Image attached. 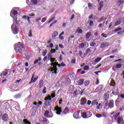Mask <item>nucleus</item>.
Segmentation results:
<instances>
[{
  "mask_svg": "<svg viewBox=\"0 0 124 124\" xmlns=\"http://www.w3.org/2000/svg\"><path fill=\"white\" fill-rule=\"evenodd\" d=\"M15 50L16 53H20L24 58L28 55V50L24 47V44L20 42L15 45Z\"/></svg>",
  "mask_w": 124,
  "mask_h": 124,
  "instance_id": "obj_1",
  "label": "nucleus"
},
{
  "mask_svg": "<svg viewBox=\"0 0 124 124\" xmlns=\"http://www.w3.org/2000/svg\"><path fill=\"white\" fill-rule=\"evenodd\" d=\"M17 14H18V11L16 10H13L11 11L10 16H11L12 18H13L16 25H19V22H18V20H17V17L15 16H17Z\"/></svg>",
  "mask_w": 124,
  "mask_h": 124,
  "instance_id": "obj_2",
  "label": "nucleus"
},
{
  "mask_svg": "<svg viewBox=\"0 0 124 124\" xmlns=\"http://www.w3.org/2000/svg\"><path fill=\"white\" fill-rule=\"evenodd\" d=\"M93 115V113L91 112V111L87 112H81V115L83 119H89V118H91Z\"/></svg>",
  "mask_w": 124,
  "mask_h": 124,
  "instance_id": "obj_3",
  "label": "nucleus"
},
{
  "mask_svg": "<svg viewBox=\"0 0 124 124\" xmlns=\"http://www.w3.org/2000/svg\"><path fill=\"white\" fill-rule=\"evenodd\" d=\"M105 108L106 109H109V108H114V101L110 100L109 101L108 105V102H107L105 104Z\"/></svg>",
  "mask_w": 124,
  "mask_h": 124,
  "instance_id": "obj_4",
  "label": "nucleus"
},
{
  "mask_svg": "<svg viewBox=\"0 0 124 124\" xmlns=\"http://www.w3.org/2000/svg\"><path fill=\"white\" fill-rule=\"evenodd\" d=\"M11 29H12L13 33H14L15 34H18V28H17L16 25H15V23H13L12 24V25L11 26Z\"/></svg>",
  "mask_w": 124,
  "mask_h": 124,
  "instance_id": "obj_5",
  "label": "nucleus"
},
{
  "mask_svg": "<svg viewBox=\"0 0 124 124\" xmlns=\"http://www.w3.org/2000/svg\"><path fill=\"white\" fill-rule=\"evenodd\" d=\"M44 116L46 117V118H53V112L46 110L45 112Z\"/></svg>",
  "mask_w": 124,
  "mask_h": 124,
  "instance_id": "obj_6",
  "label": "nucleus"
},
{
  "mask_svg": "<svg viewBox=\"0 0 124 124\" xmlns=\"http://www.w3.org/2000/svg\"><path fill=\"white\" fill-rule=\"evenodd\" d=\"M37 79H38V77H35V73H34L32 76L31 80L29 82V84H31L32 83H35V82H36L37 80Z\"/></svg>",
  "mask_w": 124,
  "mask_h": 124,
  "instance_id": "obj_7",
  "label": "nucleus"
},
{
  "mask_svg": "<svg viewBox=\"0 0 124 124\" xmlns=\"http://www.w3.org/2000/svg\"><path fill=\"white\" fill-rule=\"evenodd\" d=\"M96 50V48L95 47H89L87 50L86 52H85V55L88 56L89 55V53H92V52H94Z\"/></svg>",
  "mask_w": 124,
  "mask_h": 124,
  "instance_id": "obj_8",
  "label": "nucleus"
},
{
  "mask_svg": "<svg viewBox=\"0 0 124 124\" xmlns=\"http://www.w3.org/2000/svg\"><path fill=\"white\" fill-rule=\"evenodd\" d=\"M55 111H56V114L57 115H61V113L62 112V107H59V106H56V107L54 108Z\"/></svg>",
  "mask_w": 124,
  "mask_h": 124,
  "instance_id": "obj_9",
  "label": "nucleus"
},
{
  "mask_svg": "<svg viewBox=\"0 0 124 124\" xmlns=\"http://www.w3.org/2000/svg\"><path fill=\"white\" fill-rule=\"evenodd\" d=\"M40 123H43V124H49V120L46 118V117H43L39 119Z\"/></svg>",
  "mask_w": 124,
  "mask_h": 124,
  "instance_id": "obj_10",
  "label": "nucleus"
},
{
  "mask_svg": "<svg viewBox=\"0 0 124 124\" xmlns=\"http://www.w3.org/2000/svg\"><path fill=\"white\" fill-rule=\"evenodd\" d=\"M90 46L91 47H96L98 46V41H97V39H95L90 43Z\"/></svg>",
  "mask_w": 124,
  "mask_h": 124,
  "instance_id": "obj_11",
  "label": "nucleus"
},
{
  "mask_svg": "<svg viewBox=\"0 0 124 124\" xmlns=\"http://www.w3.org/2000/svg\"><path fill=\"white\" fill-rule=\"evenodd\" d=\"M55 96L56 94L55 93H52L51 94V96H50V95H48L47 97H46L45 98V100H52V98H54V97H55Z\"/></svg>",
  "mask_w": 124,
  "mask_h": 124,
  "instance_id": "obj_12",
  "label": "nucleus"
},
{
  "mask_svg": "<svg viewBox=\"0 0 124 124\" xmlns=\"http://www.w3.org/2000/svg\"><path fill=\"white\" fill-rule=\"evenodd\" d=\"M2 120L4 122H8L9 120V117H8V114L7 113H5L2 116Z\"/></svg>",
  "mask_w": 124,
  "mask_h": 124,
  "instance_id": "obj_13",
  "label": "nucleus"
},
{
  "mask_svg": "<svg viewBox=\"0 0 124 124\" xmlns=\"http://www.w3.org/2000/svg\"><path fill=\"white\" fill-rule=\"evenodd\" d=\"M109 46L108 42H103L100 45V48L103 49V48H106V47H108Z\"/></svg>",
  "mask_w": 124,
  "mask_h": 124,
  "instance_id": "obj_14",
  "label": "nucleus"
},
{
  "mask_svg": "<svg viewBox=\"0 0 124 124\" xmlns=\"http://www.w3.org/2000/svg\"><path fill=\"white\" fill-rule=\"evenodd\" d=\"M117 123L119 124H124V121L123 118L119 116L117 118Z\"/></svg>",
  "mask_w": 124,
  "mask_h": 124,
  "instance_id": "obj_15",
  "label": "nucleus"
},
{
  "mask_svg": "<svg viewBox=\"0 0 124 124\" xmlns=\"http://www.w3.org/2000/svg\"><path fill=\"white\" fill-rule=\"evenodd\" d=\"M87 103V99L83 97L80 100V105H85Z\"/></svg>",
  "mask_w": 124,
  "mask_h": 124,
  "instance_id": "obj_16",
  "label": "nucleus"
},
{
  "mask_svg": "<svg viewBox=\"0 0 124 124\" xmlns=\"http://www.w3.org/2000/svg\"><path fill=\"white\" fill-rule=\"evenodd\" d=\"M10 72L9 71V70H5L4 72L1 74L0 76L1 77H3V76H6L8 73H9Z\"/></svg>",
  "mask_w": 124,
  "mask_h": 124,
  "instance_id": "obj_17",
  "label": "nucleus"
},
{
  "mask_svg": "<svg viewBox=\"0 0 124 124\" xmlns=\"http://www.w3.org/2000/svg\"><path fill=\"white\" fill-rule=\"evenodd\" d=\"M78 54L79 57H81V58L82 59H84V58H85V57H87V56L86 55V53H83V51H82V50H80L78 52Z\"/></svg>",
  "mask_w": 124,
  "mask_h": 124,
  "instance_id": "obj_18",
  "label": "nucleus"
},
{
  "mask_svg": "<svg viewBox=\"0 0 124 124\" xmlns=\"http://www.w3.org/2000/svg\"><path fill=\"white\" fill-rule=\"evenodd\" d=\"M103 6H104V2L103 1H100L99 7L98 8V11H100L103 8Z\"/></svg>",
  "mask_w": 124,
  "mask_h": 124,
  "instance_id": "obj_19",
  "label": "nucleus"
},
{
  "mask_svg": "<svg viewBox=\"0 0 124 124\" xmlns=\"http://www.w3.org/2000/svg\"><path fill=\"white\" fill-rule=\"evenodd\" d=\"M44 85V81H43V79L40 80L39 82V84H38V86L40 89H41V88H42V87H43Z\"/></svg>",
  "mask_w": 124,
  "mask_h": 124,
  "instance_id": "obj_20",
  "label": "nucleus"
},
{
  "mask_svg": "<svg viewBox=\"0 0 124 124\" xmlns=\"http://www.w3.org/2000/svg\"><path fill=\"white\" fill-rule=\"evenodd\" d=\"M109 92H108V93H106L104 95V98L105 101H107L108 99L109 98V94L108 93Z\"/></svg>",
  "mask_w": 124,
  "mask_h": 124,
  "instance_id": "obj_21",
  "label": "nucleus"
},
{
  "mask_svg": "<svg viewBox=\"0 0 124 124\" xmlns=\"http://www.w3.org/2000/svg\"><path fill=\"white\" fill-rule=\"evenodd\" d=\"M59 35V32L57 31H55L52 34V38L56 39V37Z\"/></svg>",
  "mask_w": 124,
  "mask_h": 124,
  "instance_id": "obj_22",
  "label": "nucleus"
},
{
  "mask_svg": "<svg viewBox=\"0 0 124 124\" xmlns=\"http://www.w3.org/2000/svg\"><path fill=\"white\" fill-rule=\"evenodd\" d=\"M63 114H66L67 113H69V109L67 107H65L63 111Z\"/></svg>",
  "mask_w": 124,
  "mask_h": 124,
  "instance_id": "obj_23",
  "label": "nucleus"
},
{
  "mask_svg": "<svg viewBox=\"0 0 124 124\" xmlns=\"http://www.w3.org/2000/svg\"><path fill=\"white\" fill-rule=\"evenodd\" d=\"M102 59V58L101 57H97L95 59L94 62H95V63H98V62H100Z\"/></svg>",
  "mask_w": 124,
  "mask_h": 124,
  "instance_id": "obj_24",
  "label": "nucleus"
},
{
  "mask_svg": "<svg viewBox=\"0 0 124 124\" xmlns=\"http://www.w3.org/2000/svg\"><path fill=\"white\" fill-rule=\"evenodd\" d=\"M34 108H35V107H33L32 108V109H33V111L31 113V117H33L34 116H35V113H36V109H34Z\"/></svg>",
  "mask_w": 124,
  "mask_h": 124,
  "instance_id": "obj_25",
  "label": "nucleus"
},
{
  "mask_svg": "<svg viewBox=\"0 0 124 124\" xmlns=\"http://www.w3.org/2000/svg\"><path fill=\"white\" fill-rule=\"evenodd\" d=\"M92 105L93 106L94 105H98V102H97V100H94L91 103Z\"/></svg>",
  "mask_w": 124,
  "mask_h": 124,
  "instance_id": "obj_26",
  "label": "nucleus"
},
{
  "mask_svg": "<svg viewBox=\"0 0 124 124\" xmlns=\"http://www.w3.org/2000/svg\"><path fill=\"white\" fill-rule=\"evenodd\" d=\"M78 48L79 49H84V48H85V44H84V43H81L78 46Z\"/></svg>",
  "mask_w": 124,
  "mask_h": 124,
  "instance_id": "obj_27",
  "label": "nucleus"
},
{
  "mask_svg": "<svg viewBox=\"0 0 124 124\" xmlns=\"http://www.w3.org/2000/svg\"><path fill=\"white\" fill-rule=\"evenodd\" d=\"M41 62V58L40 57H39L38 59H36L34 61L33 64H36V63H37V62Z\"/></svg>",
  "mask_w": 124,
  "mask_h": 124,
  "instance_id": "obj_28",
  "label": "nucleus"
},
{
  "mask_svg": "<svg viewBox=\"0 0 124 124\" xmlns=\"http://www.w3.org/2000/svg\"><path fill=\"white\" fill-rule=\"evenodd\" d=\"M84 84V79H80L78 81V85L79 86H82V85Z\"/></svg>",
  "mask_w": 124,
  "mask_h": 124,
  "instance_id": "obj_29",
  "label": "nucleus"
},
{
  "mask_svg": "<svg viewBox=\"0 0 124 124\" xmlns=\"http://www.w3.org/2000/svg\"><path fill=\"white\" fill-rule=\"evenodd\" d=\"M73 117H74V118H75V119H78V111H76L73 114Z\"/></svg>",
  "mask_w": 124,
  "mask_h": 124,
  "instance_id": "obj_30",
  "label": "nucleus"
},
{
  "mask_svg": "<svg viewBox=\"0 0 124 124\" xmlns=\"http://www.w3.org/2000/svg\"><path fill=\"white\" fill-rule=\"evenodd\" d=\"M122 23V21L121 20H117L115 22V27H117V26H119V25H121V23Z\"/></svg>",
  "mask_w": 124,
  "mask_h": 124,
  "instance_id": "obj_31",
  "label": "nucleus"
},
{
  "mask_svg": "<svg viewBox=\"0 0 124 124\" xmlns=\"http://www.w3.org/2000/svg\"><path fill=\"white\" fill-rule=\"evenodd\" d=\"M89 26L91 28H93L94 27V24L93 21H91L89 23Z\"/></svg>",
  "mask_w": 124,
  "mask_h": 124,
  "instance_id": "obj_32",
  "label": "nucleus"
},
{
  "mask_svg": "<svg viewBox=\"0 0 124 124\" xmlns=\"http://www.w3.org/2000/svg\"><path fill=\"white\" fill-rule=\"evenodd\" d=\"M53 65V67H57L58 66V62H52L51 66Z\"/></svg>",
  "mask_w": 124,
  "mask_h": 124,
  "instance_id": "obj_33",
  "label": "nucleus"
},
{
  "mask_svg": "<svg viewBox=\"0 0 124 124\" xmlns=\"http://www.w3.org/2000/svg\"><path fill=\"white\" fill-rule=\"evenodd\" d=\"M91 36H92V32H88L86 35V38H90Z\"/></svg>",
  "mask_w": 124,
  "mask_h": 124,
  "instance_id": "obj_34",
  "label": "nucleus"
},
{
  "mask_svg": "<svg viewBox=\"0 0 124 124\" xmlns=\"http://www.w3.org/2000/svg\"><path fill=\"white\" fill-rule=\"evenodd\" d=\"M23 123L24 124H31V122L28 121L27 119H23Z\"/></svg>",
  "mask_w": 124,
  "mask_h": 124,
  "instance_id": "obj_35",
  "label": "nucleus"
},
{
  "mask_svg": "<svg viewBox=\"0 0 124 124\" xmlns=\"http://www.w3.org/2000/svg\"><path fill=\"white\" fill-rule=\"evenodd\" d=\"M55 70H58V68L57 67H53L50 68V72H53V71H55Z\"/></svg>",
  "mask_w": 124,
  "mask_h": 124,
  "instance_id": "obj_36",
  "label": "nucleus"
},
{
  "mask_svg": "<svg viewBox=\"0 0 124 124\" xmlns=\"http://www.w3.org/2000/svg\"><path fill=\"white\" fill-rule=\"evenodd\" d=\"M115 67L117 69H120V68L122 67V64L121 63L117 64Z\"/></svg>",
  "mask_w": 124,
  "mask_h": 124,
  "instance_id": "obj_37",
  "label": "nucleus"
},
{
  "mask_svg": "<svg viewBox=\"0 0 124 124\" xmlns=\"http://www.w3.org/2000/svg\"><path fill=\"white\" fill-rule=\"evenodd\" d=\"M78 95V91L76 90L73 92V96H77Z\"/></svg>",
  "mask_w": 124,
  "mask_h": 124,
  "instance_id": "obj_38",
  "label": "nucleus"
},
{
  "mask_svg": "<svg viewBox=\"0 0 124 124\" xmlns=\"http://www.w3.org/2000/svg\"><path fill=\"white\" fill-rule=\"evenodd\" d=\"M28 36L29 37H31V36H32V31H31V30H30L29 32L28 33Z\"/></svg>",
  "mask_w": 124,
  "mask_h": 124,
  "instance_id": "obj_39",
  "label": "nucleus"
},
{
  "mask_svg": "<svg viewBox=\"0 0 124 124\" xmlns=\"http://www.w3.org/2000/svg\"><path fill=\"white\" fill-rule=\"evenodd\" d=\"M45 106H49L50 105V102L47 101V100H46V102L44 103Z\"/></svg>",
  "mask_w": 124,
  "mask_h": 124,
  "instance_id": "obj_40",
  "label": "nucleus"
},
{
  "mask_svg": "<svg viewBox=\"0 0 124 124\" xmlns=\"http://www.w3.org/2000/svg\"><path fill=\"white\" fill-rule=\"evenodd\" d=\"M90 67L88 65H85L83 68V70H89Z\"/></svg>",
  "mask_w": 124,
  "mask_h": 124,
  "instance_id": "obj_41",
  "label": "nucleus"
},
{
  "mask_svg": "<svg viewBox=\"0 0 124 124\" xmlns=\"http://www.w3.org/2000/svg\"><path fill=\"white\" fill-rule=\"evenodd\" d=\"M84 85L86 86H89V85H90V81L88 80H86L85 81H84Z\"/></svg>",
  "mask_w": 124,
  "mask_h": 124,
  "instance_id": "obj_42",
  "label": "nucleus"
},
{
  "mask_svg": "<svg viewBox=\"0 0 124 124\" xmlns=\"http://www.w3.org/2000/svg\"><path fill=\"white\" fill-rule=\"evenodd\" d=\"M46 54H47V49H45V50L42 52V56L43 57H45L46 56Z\"/></svg>",
  "mask_w": 124,
  "mask_h": 124,
  "instance_id": "obj_43",
  "label": "nucleus"
},
{
  "mask_svg": "<svg viewBox=\"0 0 124 124\" xmlns=\"http://www.w3.org/2000/svg\"><path fill=\"white\" fill-rule=\"evenodd\" d=\"M122 31V28H118L114 30L115 32H118V31Z\"/></svg>",
  "mask_w": 124,
  "mask_h": 124,
  "instance_id": "obj_44",
  "label": "nucleus"
},
{
  "mask_svg": "<svg viewBox=\"0 0 124 124\" xmlns=\"http://www.w3.org/2000/svg\"><path fill=\"white\" fill-rule=\"evenodd\" d=\"M88 5L89 9H92V8L93 7V5L92 4V3L89 2L88 3Z\"/></svg>",
  "mask_w": 124,
  "mask_h": 124,
  "instance_id": "obj_45",
  "label": "nucleus"
},
{
  "mask_svg": "<svg viewBox=\"0 0 124 124\" xmlns=\"http://www.w3.org/2000/svg\"><path fill=\"white\" fill-rule=\"evenodd\" d=\"M71 63H73V64L75 63V62H76V59H75V58H73L71 60Z\"/></svg>",
  "mask_w": 124,
  "mask_h": 124,
  "instance_id": "obj_46",
  "label": "nucleus"
},
{
  "mask_svg": "<svg viewBox=\"0 0 124 124\" xmlns=\"http://www.w3.org/2000/svg\"><path fill=\"white\" fill-rule=\"evenodd\" d=\"M96 117L97 118H102V114H99V113H97L96 114Z\"/></svg>",
  "mask_w": 124,
  "mask_h": 124,
  "instance_id": "obj_47",
  "label": "nucleus"
},
{
  "mask_svg": "<svg viewBox=\"0 0 124 124\" xmlns=\"http://www.w3.org/2000/svg\"><path fill=\"white\" fill-rule=\"evenodd\" d=\"M31 1L34 4H37V0H31Z\"/></svg>",
  "mask_w": 124,
  "mask_h": 124,
  "instance_id": "obj_48",
  "label": "nucleus"
},
{
  "mask_svg": "<svg viewBox=\"0 0 124 124\" xmlns=\"http://www.w3.org/2000/svg\"><path fill=\"white\" fill-rule=\"evenodd\" d=\"M46 87H44L43 89V93H47V91H46Z\"/></svg>",
  "mask_w": 124,
  "mask_h": 124,
  "instance_id": "obj_49",
  "label": "nucleus"
},
{
  "mask_svg": "<svg viewBox=\"0 0 124 124\" xmlns=\"http://www.w3.org/2000/svg\"><path fill=\"white\" fill-rule=\"evenodd\" d=\"M46 20H47V18L46 17L43 18L41 20L42 23H44L46 21Z\"/></svg>",
  "mask_w": 124,
  "mask_h": 124,
  "instance_id": "obj_50",
  "label": "nucleus"
},
{
  "mask_svg": "<svg viewBox=\"0 0 124 124\" xmlns=\"http://www.w3.org/2000/svg\"><path fill=\"white\" fill-rule=\"evenodd\" d=\"M39 21H41V17H39L38 19H36V23H39Z\"/></svg>",
  "mask_w": 124,
  "mask_h": 124,
  "instance_id": "obj_51",
  "label": "nucleus"
},
{
  "mask_svg": "<svg viewBox=\"0 0 124 124\" xmlns=\"http://www.w3.org/2000/svg\"><path fill=\"white\" fill-rule=\"evenodd\" d=\"M55 17H53L52 18L50 19L48 22V24H50V23H51L53 20H55Z\"/></svg>",
  "mask_w": 124,
  "mask_h": 124,
  "instance_id": "obj_52",
  "label": "nucleus"
},
{
  "mask_svg": "<svg viewBox=\"0 0 124 124\" xmlns=\"http://www.w3.org/2000/svg\"><path fill=\"white\" fill-rule=\"evenodd\" d=\"M102 36H103V37H105V38H106L107 37V34L104 33H103L102 34H101Z\"/></svg>",
  "mask_w": 124,
  "mask_h": 124,
  "instance_id": "obj_53",
  "label": "nucleus"
},
{
  "mask_svg": "<svg viewBox=\"0 0 124 124\" xmlns=\"http://www.w3.org/2000/svg\"><path fill=\"white\" fill-rule=\"evenodd\" d=\"M104 20V18L103 17H102L100 18V20L98 21V23H101V22H103V21Z\"/></svg>",
  "mask_w": 124,
  "mask_h": 124,
  "instance_id": "obj_54",
  "label": "nucleus"
},
{
  "mask_svg": "<svg viewBox=\"0 0 124 124\" xmlns=\"http://www.w3.org/2000/svg\"><path fill=\"white\" fill-rule=\"evenodd\" d=\"M70 38H74V35H71L68 38V42L70 41Z\"/></svg>",
  "mask_w": 124,
  "mask_h": 124,
  "instance_id": "obj_55",
  "label": "nucleus"
},
{
  "mask_svg": "<svg viewBox=\"0 0 124 124\" xmlns=\"http://www.w3.org/2000/svg\"><path fill=\"white\" fill-rule=\"evenodd\" d=\"M38 107L40 106V105H42V101H39L38 103H37Z\"/></svg>",
  "mask_w": 124,
  "mask_h": 124,
  "instance_id": "obj_56",
  "label": "nucleus"
},
{
  "mask_svg": "<svg viewBox=\"0 0 124 124\" xmlns=\"http://www.w3.org/2000/svg\"><path fill=\"white\" fill-rule=\"evenodd\" d=\"M83 32V30L82 29H78V33H82Z\"/></svg>",
  "mask_w": 124,
  "mask_h": 124,
  "instance_id": "obj_57",
  "label": "nucleus"
},
{
  "mask_svg": "<svg viewBox=\"0 0 124 124\" xmlns=\"http://www.w3.org/2000/svg\"><path fill=\"white\" fill-rule=\"evenodd\" d=\"M74 1H75V0H70V4H73V3H74Z\"/></svg>",
  "mask_w": 124,
  "mask_h": 124,
  "instance_id": "obj_58",
  "label": "nucleus"
},
{
  "mask_svg": "<svg viewBox=\"0 0 124 124\" xmlns=\"http://www.w3.org/2000/svg\"><path fill=\"white\" fill-rule=\"evenodd\" d=\"M102 115L105 117L106 118V113L105 112H102Z\"/></svg>",
  "mask_w": 124,
  "mask_h": 124,
  "instance_id": "obj_59",
  "label": "nucleus"
},
{
  "mask_svg": "<svg viewBox=\"0 0 124 124\" xmlns=\"http://www.w3.org/2000/svg\"><path fill=\"white\" fill-rule=\"evenodd\" d=\"M93 17V14H92L89 16V19H92Z\"/></svg>",
  "mask_w": 124,
  "mask_h": 124,
  "instance_id": "obj_60",
  "label": "nucleus"
},
{
  "mask_svg": "<svg viewBox=\"0 0 124 124\" xmlns=\"http://www.w3.org/2000/svg\"><path fill=\"white\" fill-rule=\"evenodd\" d=\"M55 61H56V59H55V58H51L50 60L51 62H55Z\"/></svg>",
  "mask_w": 124,
  "mask_h": 124,
  "instance_id": "obj_61",
  "label": "nucleus"
},
{
  "mask_svg": "<svg viewBox=\"0 0 124 124\" xmlns=\"http://www.w3.org/2000/svg\"><path fill=\"white\" fill-rule=\"evenodd\" d=\"M47 59H48V57L46 56L43 58V61L44 62H46V61H47Z\"/></svg>",
  "mask_w": 124,
  "mask_h": 124,
  "instance_id": "obj_62",
  "label": "nucleus"
},
{
  "mask_svg": "<svg viewBox=\"0 0 124 124\" xmlns=\"http://www.w3.org/2000/svg\"><path fill=\"white\" fill-rule=\"evenodd\" d=\"M88 105H91L92 104V101L91 100H88L87 102Z\"/></svg>",
  "mask_w": 124,
  "mask_h": 124,
  "instance_id": "obj_63",
  "label": "nucleus"
},
{
  "mask_svg": "<svg viewBox=\"0 0 124 124\" xmlns=\"http://www.w3.org/2000/svg\"><path fill=\"white\" fill-rule=\"evenodd\" d=\"M84 90L85 89H83V90H81V92H80V95H83V93H84Z\"/></svg>",
  "mask_w": 124,
  "mask_h": 124,
  "instance_id": "obj_64",
  "label": "nucleus"
}]
</instances>
